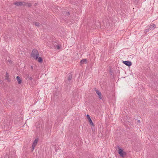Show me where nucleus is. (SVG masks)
Listing matches in <instances>:
<instances>
[{
	"label": "nucleus",
	"mask_w": 158,
	"mask_h": 158,
	"mask_svg": "<svg viewBox=\"0 0 158 158\" xmlns=\"http://www.w3.org/2000/svg\"><path fill=\"white\" fill-rule=\"evenodd\" d=\"M39 53L38 51L35 49H34L32 51L31 56L37 60L38 57Z\"/></svg>",
	"instance_id": "nucleus-1"
},
{
	"label": "nucleus",
	"mask_w": 158,
	"mask_h": 158,
	"mask_svg": "<svg viewBox=\"0 0 158 158\" xmlns=\"http://www.w3.org/2000/svg\"><path fill=\"white\" fill-rule=\"evenodd\" d=\"M52 48L59 49L60 48V46L57 43L55 42H53L52 43V45L51 46Z\"/></svg>",
	"instance_id": "nucleus-2"
},
{
	"label": "nucleus",
	"mask_w": 158,
	"mask_h": 158,
	"mask_svg": "<svg viewBox=\"0 0 158 158\" xmlns=\"http://www.w3.org/2000/svg\"><path fill=\"white\" fill-rule=\"evenodd\" d=\"M156 27V25L155 24H152L150 25L147 29H146L145 30V33H147L151 30L153 29Z\"/></svg>",
	"instance_id": "nucleus-3"
},
{
	"label": "nucleus",
	"mask_w": 158,
	"mask_h": 158,
	"mask_svg": "<svg viewBox=\"0 0 158 158\" xmlns=\"http://www.w3.org/2000/svg\"><path fill=\"white\" fill-rule=\"evenodd\" d=\"M118 153L119 154L120 156L122 157H123L124 156V155L126 154V152H123V150L121 149V148H119Z\"/></svg>",
	"instance_id": "nucleus-4"
},
{
	"label": "nucleus",
	"mask_w": 158,
	"mask_h": 158,
	"mask_svg": "<svg viewBox=\"0 0 158 158\" xmlns=\"http://www.w3.org/2000/svg\"><path fill=\"white\" fill-rule=\"evenodd\" d=\"M24 2H18L14 3V4L18 6H24Z\"/></svg>",
	"instance_id": "nucleus-5"
},
{
	"label": "nucleus",
	"mask_w": 158,
	"mask_h": 158,
	"mask_svg": "<svg viewBox=\"0 0 158 158\" xmlns=\"http://www.w3.org/2000/svg\"><path fill=\"white\" fill-rule=\"evenodd\" d=\"M123 63L128 67L131 66L132 65L131 62L129 61H123Z\"/></svg>",
	"instance_id": "nucleus-6"
},
{
	"label": "nucleus",
	"mask_w": 158,
	"mask_h": 158,
	"mask_svg": "<svg viewBox=\"0 0 158 158\" xmlns=\"http://www.w3.org/2000/svg\"><path fill=\"white\" fill-rule=\"evenodd\" d=\"M95 91H96V93L98 96V97H99V99H102V94H101V92L96 89H95Z\"/></svg>",
	"instance_id": "nucleus-7"
},
{
	"label": "nucleus",
	"mask_w": 158,
	"mask_h": 158,
	"mask_svg": "<svg viewBox=\"0 0 158 158\" xmlns=\"http://www.w3.org/2000/svg\"><path fill=\"white\" fill-rule=\"evenodd\" d=\"M87 118L89 120V122L90 123V124L92 126H94V123H93L92 120L91 118L90 117V116L89 114H87Z\"/></svg>",
	"instance_id": "nucleus-8"
},
{
	"label": "nucleus",
	"mask_w": 158,
	"mask_h": 158,
	"mask_svg": "<svg viewBox=\"0 0 158 158\" xmlns=\"http://www.w3.org/2000/svg\"><path fill=\"white\" fill-rule=\"evenodd\" d=\"M87 62V60L86 59H84L81 60L80 62V65H81L84 64H86Z\"/></svg>",
	"instance_id": "nucleus-9"
},
{
	"label": "nucleus",
	"mask_w": 158,
	"mask_h": 158,
	"mask_svg": "<svg viewBox=\"0 0 158 158\" xmlns=\"http://www.w3.org/2000/svg\"><path fill=\"white\" fill-rule=\"evenodd\" d=\"M24 6H28V7H31L32 6L31 3H26L24 2Z\"/></svg>",
	"instance_id": "nucleus-10"
},
{
	"label": "nucleus",
	"mask_w": 158,
	"mask_h": 158,
	"mask_svg": "<svg viewBox=\"0 0 158 158\" xmlns=\"http://www.w3.org/2000/svg\"><path fill=\"white\" fill-rule=\"evenodd\" d=\"M16 79L18 81V83L19 84H20L21 83V80L20 79V77L19 76H17L16 77Z\"/></svg>",
	"instance_id": "nucleus-11"
},
{
	"label": "nucleus",
	"mask_w": 158,
	"mask_h": 158,
	"mask_svg": "<svg viewBox=\"0 0 158 158\" xmlns=\"http://www.w3.org/2000/svg\"><path fill=\"white\" fill-rule=\"evenodd\" d=\"M72 74L71 73H70L69 74V76L68 78V80L69 81H70L72 78Z\"/></svg>",
	"instance_id": "nucleus-12"
},
{
	"label": "nucleus",
	"mask_w": 158,
	"mask_h": 158,
	"mask_svg": "<svg viewBox=\"0 0 158 158\" xmlns=\"http://www.w3.org/2000/svg\"><path fill=\"white\" fill-rule=\"evenodd\" d=\"M37 142L38 140L37 139H35V140L33 143L32 145L35 146L37 144Z\"/></svg>",
	"instance_id": "nucleus-13"
},
{
	"label": "nucleus",
	"mask_w": 158,
	"mask_h": 158,
	"mask_svg": "<svg viewBox=\"0 0 158 158\" xmlns=\"http://www.w3.org/2000/svg\"><path fill=\"white\" fill-rule=\"evenodd\" d=\"M38 61L39 62L41 63L42 62V59L41 57H38Z\"/></svg>",
	"instance_id": "nucleus-14"
},
{
	"label": "nucleus",
	"mask_w": 158,
	"mask_h": 158,
	"mask_svg": "<svg viewBox=\"0 0 158 158\" xmlns=\"http://www.w3.org/2000/svg\"><path fill=\"white\" fill-rule=\"evenodd\" d=\"M34 24L36 26L39 27L40 26V23L37 22H34Z\"/></svg>",
	"instance_id": "nucleus-15"
},
{
	"label": "nucleus",
	"mask_w": 158,
	"mask_h": 158,
	"mask_svg": "<svg viewBox=\"0 0 158 158\" xmlns=\"http://www.w3.org/2000/svg\"><path fill=\"white\" fill-rule=\"evenodd\" d=\"M9 74L7 73V72L6 73V79H7L8 81H9L8 77H9Z\"/></svg>",
	"instance_id": "nucleus-16"
},
{
	"label": "nucleus",
	"mask_w": 158,
	"mask_h": 158,
	"mask_svg": "<svg viewBox=\"0 0 158 158\" xmlns=\"http://www.w3.org/2000/svg\"><path fill=\"white\" fill-rule=\"evenodd\" d=\"M27 77L31 81L33 79V78L31 77H29V76Z\"/></svg>",
	"instance_id": "nucleus-17"
},
{
	"label": "nucleus",
	"mask_w": 158,
	"mask_h": 158,
	"mask_svg": "<svg viewBox=\"0 0 158 158\" xmlns=\"http://www.w3.org/2000/svg\"><path fill=\"white\" fill-rule=\"evenodd\" d=\"M35 147V146L32 145V151H33V150L34 149Z\"/></svg>",
	"instance_id": "nucleus-18"
},
{
	"label": "nucleus",
	"mask_w": 158,
	"mask_h": 158,
	"mask_svg": "<svg viewBox=\"0 0 158 158\" xmlns=\"http://www.w3.org/2000/svg\"><path fill=\"white\" fill-rule=\"evenodd\" d=\"M70 15V14L69 13V12H67L66 13V15L68 16Z\"/></svg>",
	"instance_id": "nucleus-19"
},
{
	"label": "nucleus",
	"mask_w": 158,
	"mask_h": 158,
	"mask_svg": "<svg viewBox=\"0 0 158 158\" xmlns=\"http://www.w3.org/2000/svg\"><path fill=\"white\" fill-rule=\"evenodd\" d=\"M31 69H33V66H31Z\"/></svg>",
	"instance_id": "nucleus-20"
},
{
	"label": "nucleus",
	"mask_w": 158,
	"mask_h": 158,
	"mask_svg": "<svg viewBox=\"0 0 158 158\" xmlns=\"http://www.w3.org/2000/svg\"><path fill=\"white\" fill-rule=\"evenodd\" d=\"M138 122H139V123H140V121L139 120H138Z\"/></svg>",
	"instance_id": "nucleus-21"
}]
</instances>
